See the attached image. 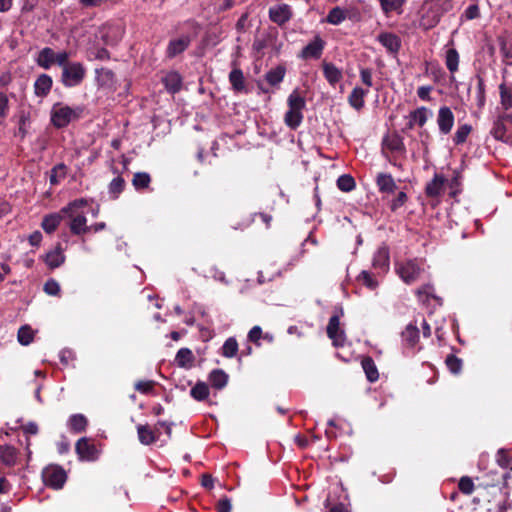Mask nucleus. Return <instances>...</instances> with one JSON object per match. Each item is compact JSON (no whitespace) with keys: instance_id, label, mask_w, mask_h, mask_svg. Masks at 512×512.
<instances>
[{"instance_id":"obj_1","label":"nucleus","mask_w":512,"mask_h":512,"mask_svg":"<svg viewBox=\"0 0 512 512\" xmlns=\"http://www.w3.org/2000/svg\"><path fill=\"white\" fill-rule=\"evenodd\" d=\"M80 112L81 110L77 112L69 106L56 103L51 110V122L56 128H64L73 119L79 118Z\"/></svg>"},{"instance_id":"obj_2","label":"nucleus","mask_w":512,"mask_h":512,"mask_svg":"<svg viewBox=\"0 0 512 512\" xmlns=\"http://www.w3.org/2000/svg\"><path fill=\"white\" fill-rule=\"evenodd\" d=\"M86 75V69L80 62H72L65 66L61 74V82L65 87L78 86Z\"/></svg>"},{"instance_id":"obj_3","label":"nucleus","mask_w":512,"mask_h":512,"mask_svg":"<svg viewBox=\"0 0 512 512\" xmlns=\"http://www.w3.org/2000/svg\"><path fill=\"white\" fill-rule=\"evenodd\" d=\"M67 475L65 470L57 465H51L44 469L43 480L44 483L54 489H60L66 482Z\"/></svg>"},{"instance_id":"obj_4","label":"nucleus","mask_w":512,"mask_h":512,"mask_svg":"<svg viewBox=\"0 0 512 512\" xmlns=\"http://www.w3.org/2000/svg\"><path fill=\"white\" fill-rule=\"evenodd\" d=\"M75 450L80 460L94 461L98 457L96 446L90 443L86 437L80 438L76 442Z\"/></svg>"},{"instance_id":"obj_5","label":"nucleus","mask_w":512,"mask_h":512,"mask_svg":"<svg viewBox=\"0 0 512 512\" xmlns=\"http://www.w3.org/2000/svg\"><path fill=\"white\" fill-rule=\"evenodd\" d=\"M327 335L332 340L335 347H341L345 342V335L340 330V319L337 315H333L327 325Z\"/></svg>"},{"instance_id":"obj_6","label":"nucleus","mask_w":512,"mask_h":512,"mask_svg":"<svg viewBox=\"0 0 512 512\" xmlns=\"http://www.w3.org/2000/svg\"><path fill=\"white\" fill-rule=\"evenodd\" d=\"M63 214L70 218L69 228L72 234L82 235L90 231V227L87 226V219L84 214H79L76 212Z\"/></svg>"},{"instance_id":"obj_7","label":"nucleus","mask_w":512,"mask_h":512,"mask_svg":"<svg viewBox=\"0 0 512 512\" xmlns=\"http://www.w3.org/2000/svg\"><path fill=\"white\" fill-rule=\"evenodd\" d=\"M397 272L405 283L411 284L418 279L421 269L415 262L407 261L399 265Z\"/></svg>"},{"instance_id":"obj_8","label":"nucleus","mask_w":512,"mask_h":512,"mask_svg":"<svg viewBox=\"0 0 512 512\" xmlns=\"http://www.w3.org/2000/svg\"><path fill=\"white\" fill-rule=\"evenodd\" d=\"M190 43L191 38L189 35H183L180 38L170 40L167 46L166 56L168 58L176 57L184 52L189 47Z\"/></svg>"},{"instance_id":"obj_9","label":"nucleus","mask_w":512,"mask_h":512,"mask_svg":"<svg viewBox=\"0 0 512 512\" xmlns=\"http://www.w3.org/2000/svg\"><path fill=\"white\" fill-rule=\"evenodd\" d=\"M437 124L441 133L446 135L451 131L454 124V115L449 107L444 106L439 109Z\"/></svg>"},{"instance_id":"obj_10","label":"nucleus","mask_w":512,"mask_h":512,"mask_svg":"<svg viewBox=\"0 0 512 512\" xmlns=\"http://www.w3.org/2000/svg\"><path fill=\"white\" fill-rule=\"evenodd\" d=\"M324 41L316 36L313 41L308 43L301 51V57L304 59L313 58L319 59L324 49Z\"/></svg>"},{"instance_id":"obj_11","label":"nucleus","mask_w":512,"mask_h":512,"mask_svg":"<svg viewBox=\"0 0 512 512\" xmlns=\"http://www.w3.org/2000/svg\"><path fill=\"white\" fill-rule=\"evenodd\" d=\"M291 16V9L286 4L271 7L269 10V17L271 21L278 25H283L288 22Z\"/></svg>"},{"instance_id":"obj_12","label":"nucleus","mask_w":512,"mask_h":512,"mask_svg":"<svg viewBox=\"0 0 512 512\" xmlns=\"http://www.w3.org/2000/svg\"><path fill=\"white\" fill-rule=\"evenodd\" d=\"M138 439L143 445H151L155 443L159 438V430L156 427L152 430L149 425H138L137 426Z\"/></svg>"},{"instance_id":"obj_13","label":"nucleus","mask_w":512,"mask_h":512,"mask_svg":"<svg viewBox=\"0 0 512 512\" xmlns=\"http://www.w3.org/2000/svg\"><path fill=\"white\" fill-rule=\"evenodd\" d=\"M44 261L50 269L58 268L64 263L65 255L60 243L45 255Z\"/></svg>"},{"instance_id":"obj_14","label":"nucleus","mask_w":512,"mask_h":512,"mask_svg":"<svg viewBox=\"0 0 512 512\" xmlns=\"http://www.w3.org/2000/svg\"><path fill=\"white\" fill-rule=\"evenodd\" d=\"M372 265L375 269L385 272L389 268V250L386 246L379 247L374 254Z\"/></svg>"},{"instance_id":"obj_15","label":"nucleus","mask_w":512,"mask_h":512,"mask_svg":"<svg viewBox=\"0 0 512 512\" xmlns=\"http://www.w3.org/2000/svg\"><path fill=\"white\" fill-rule=\"evenodd\" d=\"M378 41L391 53H397L401 46L400 38L393 33H381Z\"/></svg>"},{"instance_id":"obj_16","label":"nucleus","mask_w":512,"mask_h":512,"mask_svg":"<svg viewBox=\"0 0 512 512\" xmlns=\"http://www.w3.org/2000/svg\"><path fill=\"white\" fill-rule=\"evenodd\" d=\"M446 182V178L441 174H435L433 179L426 185L425 193L428 197H438Z\"/></svg>"},{"instance_id":"obj_17","label":"nucleus","mask_w":512,"mask_h":512,"mask_svg":"<svg viewBox=\"0 0 512 512\" xmlns=\"http://www.w3.org/2000/svg\"><path fill=\"white\" fill-rule=\"evenodd\" d=\"M52 78L47 74H41L38 76L34 83V92L38 97L46 96L52 87Z\"/></svg>"},{"instance_id":"obj_18","label":"nucleus","mask_w":512,"mask_h":512,"mask_svg":"<svg viewBox=\"0 0 512 512\" xmlns=\"http://www.w3.org/2000/svg\"><path fill=\"white\" fill-rule=\"evenodd\" d=\"M64 216L61 210L58 213L46 215L42 220L41 227L46 233L51 234L58 228Z\"/></svg>"},{"instance_id":"obj_19","label":"nucleus","mask_w":512,"mask_h":512,"mask_svg":"<svg viewBox=\"0 0 512 512\" xmlns=\"http://www.w3.org/2000/svg\"><path fill=\"white\" fill-rule=\"evenodd\" d=\"M377 186L382 193H394L397 185L391 174L379 173L376 178Z\"/></svg>"},{"instance_id":"obj_20","label":"nucleus","mask_w":512,"mask_h":512,"mask_svg":"<svg viewBox=\"0 0 512 512\" xmlns=\"http://www.w3.org/2000/svg\"><path fill=\"white\" fill-rule=\"evenodd\" d=\"M163 83L167 91L175 94L181 90L182 77L178 72L172 71L163 78Z\"/></svg>"},{"instance_id":"obj_21","label":"nucleus","mask_w":512,"mask_h":512,"mask_svg":"<svg viewBox=\"0 0 512 512\" xmlns=\"http://www.w3.org/2000/svg\"><path fill=\"white\" fill-rule=\"evenodd\" d=\"M55 52L50 47L43 48L36 59L38 66L43 69H49L55 62Z\"/></svg>"},{"instance_id":"obj_22","label":"nucleus","mask_w":512,"mask_h":512,"mask_svg":"<svg viewBox=\"0 0 512 512\" xmlns=\"http://www.w3.org/2000/svg\"><path fill=\"white\" fill-rule=\"evenodd\" d=\"M361 365L369 382H375L378 380V369L372 357L365 356L361 361Z\"/></svg>"},{"instance_id":"obj_23","label":"nucleus","mask_w":512,"mask_h":512,"mask_svg":"<svg viewBox=\"0 0 512 512\" xmlns=\"http://www.w3.org/2000/svg\"><path fill=\"white\" fill-rule=\"evenodd\" d=\"M512 120V115L503 114L498 116V118L494 121L493 127L491 130V134L497 140H502L506 134L505 120Z\"/></svg>"},{"instance_id":"obj_24","label":"nucleus","mask_w":512,"mask_h":512,"mask_svg":"<svg viewBox=\"0 0 512 512\" xmlns=\"http://www.w3.org/2000/svg\"><path fill=\"white\" fill-rule=\"evenodd\" d=\"M368 93V90H364L361 87H355L348 97L349 104L356 110H360L364 107V97Z\"/></svg>"},{"instance_id":"obj_25","label":"nucleus","mask_w":512,"mask_h":512,"mask_svg":"<svg viewBox=\"0 0 512 512\" xmlns=\"http://www.w3.org/2000/svg\"><path fill=\"white\" fill-rule=\"evenodd\" d=\"M410 121L408 123L409 128H413L415 124L419 127L424 126L428 119V109L426 107H420L410 112Z\"/></svg>"},{"instance_id":"obj_26","label":"nucleus","mask_w":512,"mask_h":512,"mask_svg":"<svg viewBox=\"0 0 512 512\" xmlns=\"http://www.w3.org/2000/svg\"><path fill=\"white\" fill-rule=\"evenodd\" d=\"M17 460V451L13 446H0V461L6 466H13Z\"/></svg>"},{"instance_id":"obj_27","label":"nucleus","mask_w":512,"mask_h":512,"mask_svg":"<svg viewBox=\"0 0 512 512\" xmlns=\"http://www.w3.org/2000/svg\"><path fill=\"white\" fill-rule=\"evenodd\" d=\"M209 381L213 388L222 389L227 385L228 375L221 369H215L210 372Z\"/></svg>"},{"instance_id":"obj_28","label":"nucleus","mask_w":512,"mask_h":512,"mask_svg":"<svg viewBox=\"0 0 512 512\" xmlns=\"http://www.w3.org/2000/svg\"><path fill=\"white\" fill-rule=\"evenodd\" d=\"M285 73H286V69L284 66H277L271 70H269L266 74H265V79L266 81L271 85V86H276L278 84H280L282 81H283V78L285 76Z\"/></svg>"},{"instance_id":"obj_29","label":"nucleus","mask_w":512,"mask_h":512,"mask_svg":"<svg viewBox=\"0 0 512 512\" xmlns=\"http://www.w3.org/2000/svg\"><path fill=\"white\" fill-rule=\"evenodd\" d=\"M323 72L326 80L332 85L338 83L342 78L341 71L332 63H324Z\"/></svg>"},{"instance_id":"obj_30","label":"nucleus","mask_w":512,"mask_h":512,"mask_svg":"<svg viewBox=\"0 0 512 512\" xmlns=\"http://www.w3.org/2000/svg\"><path fill=\"white\" fill-rule=\"evenodd\" d=\"M69 428L74 433H81L86 430L88 421L83 414H74L69 419Z\"/></svg>"},{"instance_id":"obj_31","label":"nucleus","mask_w":512,"mask_h":512,"mask_svg":"<svg viewBox=\"0 0 512 512\" xmlns=\"http://www.w3.org/2000/svg\"><path fill=\"white\" fill-rule=\"evenodd\" d=\"M175 361L182 368L191 366L194 361V355L189 348H181L176 354Z\"/></svg>"},{"instance_id":"obj_32","label":"nucleus","mask_w":512,"mask_h":512,"mask_svg":"<svg viewBox=\"0 0 512 512\" xmlns=\"http://www.w3.org/2000/svg\"><path fill=\"white\" fill-rule=\"evenodd\" d=\"M229 81L235 91L240 92L244 90V75L241 69L234 68L229 74Z\"/></svg>"},{"instance_id":"obj_33","label":"nucleus","mask_w":512,"mask_h":512,"mask_svg":"<svg viewBox=\"0 0 512 512\" xmlns=\"http://www.w3.org/2000/svg\"><path fill=\"white\" fill-rule=\"evenodd\" d=\"M498 42L500 45L501 53L505 58L506 64L512 65V37H498Z\"/></svg>"},{"instance_id":"obj_34","label":"nucleus","mask_w":512,"mask_h":512,"mask_svg":"<svg viewBox=\"0 0 512 512\" xmlns=\"http://www.w3.org/2000/svg\"><path fill=\"white\" fill-rule=\"evenodd\" d=\"M402 337L409 346L413 347L419 340V329L413 324H408L402 332Z\"/></svg>"},{"instance_id":"obj_35","label":"nucleus","mask_w":512,"mask_h":512,"mask_svg":"<svg viewBox=\"0 0 512 512\" xmlns=\"http://www.w3.org/2000/svg\"><path fill=\"white\" fill-rule=\"evenodd\" d=\"M190 395L197 401H204L209 396V387L204 382H197L190 390Z\"/></svg>"},{"instance_id":"obj_36","label":"nucleus","mask_w":512,"mask_h":512,"mask_svg":"<svg viewBox=\"0 0 512 512\" xmlns=\"http://www.w3.org/2000/svg\"><path fill=\"white\" fill-rule=\"evenodd\" d=\"M303 120V114L300 111L289 109L285 113L284 121L291 129H296L300 126Z\"/></svg>"},{"instance_id":"obj_37","label":"nucleus","mask_w":512,"mask_h":512,"mask_svg":"<svg viewBox=\"0 0 512 512\" xmlns=\"http://www.w3.org/2000/svg\"><path fill=\"white\" fill-rule=\"evenodd\" d=\"M289 109L302 112L306 106L305 98L302 97L297 90H294L288 97Z\"/></svg>"},{"instance_id":"obj_38","label":"nucleus","mask_w":512,"mask_h":512,"mask_svg":"<svg viewBox=\"0 0 512 512\" xmlns=\"http://www.w3.org/2000/svg\"><path fill=\"white\" fill-rule=\"evenodd\" d=\"M151 183V177L146 172H137L134 174L132 179V185L136 190H143L149 187Z\"/></svg>"},{"instance_id":"obj_39","label":"nucleus","mask_w":512,"mask_h":512,"mask_svg":"<svg viewBox=\"0 0 512 512\" xmlns=\"http://www.w3.org/2000/svg\"><path fill=\"white\" fill-rule=\"evenodd\" d=\"M500 103L504 110L512 108V90L505 83L499 85Z\"/></svg>"},{"instance_id":"obj_40","label":"nucleus","mask_w":512,"mask_h":512,"mask_svg":"<svg viewBox=\"0 0 512 512\" xmlns=\"http://www.w3.org/2000/svg\"><path fill=\"white\" fill-rule=\"evenodd\" d=\"M346 16V12L342 8L336 6L329 11L326 21L333 25H339L346 19Z\"/></svg>"},{"instance_id":"obj_41","label":"nucleus","mask_w":512,"mask_h":512,"mask_svg":"<svg viewBox=\"0 0 512 512\" xmlns=\"http://www.w3.org/2000/svg\"><path fill=\"white\" fill-rule=\"evenodd\" d=\"M238 343L234 337L228 338L222 346V355L226 358H232L237 355Z\"/></svg>"},{"instance_id":"obj_42","label":"nucleus","mask_w":512,"mask_h":512,"mask_svg":"<svg viewBox=\"0 0 512 512\" xmlns=\"http://www.w3.org/2000/svg\"><path fill=\"white\" fill-rule=\"evenodd\" d=\"M458 64H459V54L456 49L451 48L448 49L446 52V66L447 69L454 73L458 70Z\"/></svg>"},{"instance_id":"obj_43","label":"nucleus","mask_w":512,"mask_h":512,"mask_svg":"<svg viewBox=\"0 0 512 512\" xmlns=\"http://www.w3.org/2000/svg\"><path fill=\"white\" fill-rule=\"evenodd\" d=\"M17 338L20 344L24 346L29 345L34 339V332L28 325L21 326L18 330Z\"/></svg>"},{"instance_id":"obj_44","label":"nucleus","mask_w":512,"mask_h":512,"mask_svg":"<svg viewBox=\"0 0 512 512\" xmlns=\"http://www.w3.org/2000/svg\"><path fill=\"white\" fill-rule=\"evenodd\" d=\"M337 186L343 192H350L355 188L356 183L351 175L343 174L337 179Z\"/></svg>"},{"instance_id":"obj_45","label":"nucleus","mask_w":512,"mask_h":512,"mask_svg":"<svg viewBox=\"0 0 512 512\" xmlns=\"http://www.w3.org/2000/svg\"><path fill=\"white\" fill-rule=\"evenodd\" d=\"M125 180L121 176L115 177L109 184V193L117 198L118 195L124 190Z\"/></svg>"},{"instance_id":"obj_46","label":"nucleus","mask_w":512,"mask_h":512,"mask_svg":"<svg viewBox=\"0 0 512 512\" xmlns=\"http://www.w3.org/2000/svg\"><path fill=\"white\" fill-rule=\"evenodd\" d=\"M447 368L453 374H458L462 369V360L453 354H449L445 360Z\"/></svg>"},{"instance_id":"obj_47","label":"nucleus","mask_w":512,"mask_h":512,"mask_svg":"<svg viewBox=\"0 0 512 512\" xmlns=\"http://www.w3.org/2000/svg\"><path fill=\"white\" fill-rule=\"evenodd\" d=\"M472 130V126L469 124H463L458 127L455 136H454V142L455 144H462L466 141L468 135L470 134Z\"/></svg>"},{"instance_id":"obj_48","label":"nucleus","mask_w":512,"mask_h":512,"mask_svg":"<svg viewBox=\"0 0 512 512\" xmlns=\"http://www.w3.org/2000/svg\"><path fill=\"white\" fill-rule=\"evenodd\" d=\"M384 13L388 14L392 11L400 9L403 5V0H378Z\"/></svg>"},{"instance_id":"obj_49","label":"nucleus","mask_w":512,"mask_h":512,"mask_svg":"<svg viewBox=\"0 0 512 512\" xmlns=\"http://www.w3.org/2000/svg\"><path fill=\"white\" fill-rule=\"evenodd\" d=\"M384 144H386L387 148L391 151H401L404 149L403 141L398 135L384 139Z\"/></svg>"},{"instance_id":"obj_50","label":"nucleus","mask_w":512,"mask_h":512,"mask_svg":"<svg viewBox=\"0 0 512 512\" xmlns=\"http://www.w3.org/2000/svg\"><path fill=\"white\" fill-rule=\"evenodd\" d=\"M357 279L371 290L375 289L378 286L377 280H375L372 274L368 271H362Z\"/></svg>"},{"instance_id":"obj_51","label":"nucleus","mask_w":512,"mask_h":512,"mask_svg":"<svg viewBox=\"0 0 512 512\" xmlns=\"http://www.w3.org/2000/svg\"><path fill=\"white\" fill-rule=\"evenodd\" d=\"M458 488L463 494L470 495L474 491V483L470 477L463 476L459 480Z\"/></svg>"},{"instance_id":"obj_52","label":"nucleus","mask_w":512,"mask_h":512,"mask_svg":"<svg viewBox=\"0 0 512 512\" xmlns=\"http://www.w3.org/2000/svg\"><path fill=\"white\" fill-rule=\"evenodd\" d=\"M485 84L482 77L477 76V105L479 108H483L485 105Z\"/></svg>"},{"instance_id":"obj_53","label":"nucleus","mask_w":512,"mask_h":512,"mask_svg":"<svg viewBox=\"0 0 512 512\" xmlns=\"http://www.w3.org/2000/svg\"><path fill=\"white\" fill-rule=\"evenodd\" d=\"M408 197H407V194L404 192V191H400L397 196L391 200L390 202V209L391 211L395 212L396 210H398L400 207H402L406 201H407Z\"/></svg>"},{"instance_id":"obj_54","label":"nucleus","mask_w":512,"mask_h":512,"mask_svg":"<svg viewBox=\"0 0 512 512\" xmlns=\"http://www.w3.org/2000/svg\"><path fill=\"white\" fill-rule=\"evenodd\" d=\"M434 288L431 284H425L417 289L416 293L420 300L426 301L429 297L437 298L432 294Z\"/></svg>"},{"instance_id":"obj_55","label":"nucleus","mask_w":512,"mask_h":512,"mask_svg":"<svg viewBox=\"0 0 512 512\" xmlns=\"http://www.w3.org/2000/svg\"><path fill=\"white\" fill-rule=\"evenodd\" d=\"M44 291L48 295L56 296L60 293V285L59 283L54 279H49L44 284Z\"/></svg>"},{"instance_id":"obj_56","label":"nucleus","mask_w":512,"mask_h":512,"mask_svg":"<svg viewBox=\"0 0 512 512\" xmlns=\"http://www.w3.org/2000/svg\"><path fill=\"white\" fill-rule=\"evenodd\" d=\"M87 205V200L81 198V199H76L72 202H70L68 205H66L65 207H63L61 209V212L62 213H69V212H76L75 210L77 208H80V207H84Z\"/></svg>"},{"instance_id":"obj_57","label":"nucleus","mask_w":512,"mask_h":512,"mask_svg":"<svg viewBox=\"0 0 512 512\" xmlns=\"http://www.w3.org/2000/svg\"><path fill=\"white\" fill-rule=\"evenodd\" d=\"M69 57H70V55L66 51L55 53V57H54L55 62H54V64L59 65L60 67H62V70H64L65 66H69L72 63V62L68 61Z\"/></svg>"},{"instance_id":"obj_58","label":"nucleus","mask_w":512,"mask_h":512,"mask_svg":"<svg viewBox=\"0 0 512 512\" xmlns=\"http://www.w3.org/2000/svg\"><path fill=\"white\" fill-rule=\"evenodd\" d=\"M155 382L152 381V380H148V381H138L136 384H135V389L141 393H144V394H147L149 393L150 391H152L153 389V386H154Z\"/></svg>"},{"instance_id":"obj_59","label":"nucleus","mask_w":512,"mask_h":512,"mask_svg":"<svg viewBox=\"0 0 512 512\" xmlns=\"http://www.w3.org/2000/svg\"><path fill=\"white\" fill-rule=\"evenodd\" d=\"M464 16L468 20L476 19L480 16V10L478 5L473 4L467 7V9L464 12Z\"/></svg>"},{"instance_id":"obj_60","label":"nucleus","mask_w":512,"mask_h":512,"mask_svg":"<svg viewBox=\"0 0 512 512\" xmlns=\"http://www.w3.org/2000/svg\"><path fill=\"white\" fill-rule=\"evenodd\" d=\"M262 337V329L260 326H254L248 333L249 341L259 344V340Z\"/></svg>"},{"instance_id":"obj_61","label":"nucleus","mask_w":512,"mask_h":512,"mask_svg":"<svg viewBox=\"0 0 512 512\" xmlns=\"http://www.w3.org/2000/svg\"><path fill=\"white\" fill-rule=\"evenodd\" d=\"M497 455V462L499 463V465L503 468H507L512 461L509 455L504 450H499Z\"/></svg>"},{"instance_id":"obj_62","label":"nucleus","mask_w":512,"mask_h":512,"mask_svg":"<svg viewBox=\"0 0 512 512\" xmlns=\"http://www.w3.org/2000/svg\"><path fill=\"white\" fill-rule=\"evenodd\" d=\"M28 121H29V116L23 113L20 116L19 128H18V135L20 136L21 139H23L26 136V134H27V131L25 129V125H26V123Z\"/></svg>"},{"instance_id":"obj_63","label":"nucleus","mask_w":512,"mask_h":512,"mask_svg":"<svg viewBox=\"0 0 512 512\" xmlns=\"http://www.w3.org/2000/svg\"><path fill=\"white\" fill-rule=\"evenodd\" d=\"M360 77H361V81L363 82V84L367 85L368 87H371L373 85L372 72L370 69H368V68L361 69Z\"/></svg>"},{"instance_id":"obj_64","label":"nucleus","mask_w":512,"mask_h":512,"mask_svg":"<svg viewBox=\"0 0 512 512\" xmlns=\"http://www.w3.org/2000/svg\"><path fill=\"white\" fill-rule=\"evenodd\" d=\"M231 502L228 498H223L219 500L217 504V511L218 512H230L231 511Z\"/></svg>"}]
</instances>
